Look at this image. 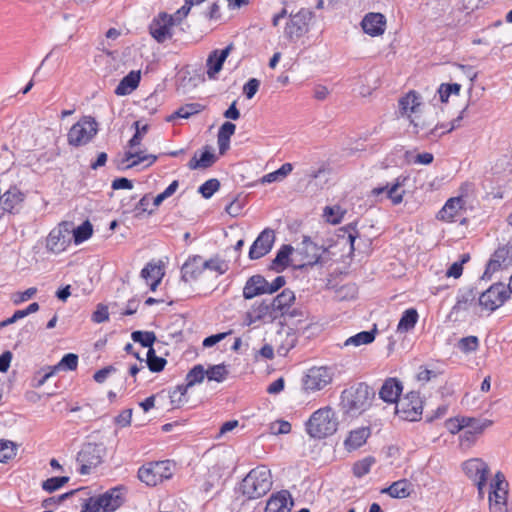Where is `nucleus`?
Listing matches in <instances>:
<instances>
[{
    "mask_svg": "<svg viewBox=\"0 0 512 512\" xmlns=\"http://www.w3.org/2000/svg\"><path fill=\"white\" fill-rule=\"evenodd\" d=\"M374 396L373 388L363 382L357 383L341 392L340 405L345 414L356 416L368 409Z\"/></svg>",
    "mask_w": 512,
    "mask_h": 512,
    "instance_id": "obj_1",
    "label": "nucleus"
},
{
    "mask_svg": "<svg viewBox=\"0 0 512 512\" xmlns=\"http://www.w3.org/2000/svg\"><path fill=\"white\" fill-rule=\"evenodd\" d=\"M339 421L333 408L326 406L312 413L306 422V432L311 438L323 439L333 435L338 429Z\"/></svg>",
    "mask_w": 512,
    "mask_h": 512,
    "instance_id": "obj_2",
    "label": "nucleus"
},
{
    "mask_svg": "<svg viewBox=\"0 0 512 512\" xmlns=\"http://www.w3.org/2000/svg\"><path fill=\"white\" fill-rule=\"evenodd\" d=\"M272 487L271 472L265 465L252 469L242 480L241 490L249 499L264 496Z\"/></svg>",
    "mask_w": 512,
    "mask_h": 512,
    "instance_id": "obj_3",
    "label": "nucleus"
},
{
    "mask_svg": "<svg viewBox=\"0 0 512 512\" xmlns=\"http://www.w3.org/2000/svg\"><path fill=\"white\" fill-rule=\"evenodd\" d=\"M123 487L117 486L103 494L89 497L82 506V512H114L124 503Z\"/></svg>",
    "mask_w": 512,
    "mask_h": 512,
    "instance_id": "obj_4",
    "label": "nucleus"
},
{
    "mask_svg": "<svg viewBox=\"0 0 512 512\" xmlns=\"http://www.w3.org/2000/svg\"><path fill=\"white\" fill-rule=\"evenodd\" d=\"M98 123L91 116H84L72 125L68 134V144L80 147L89 143L97 134Z\"/></svg>",
    "mask_w": 512,
    "mask_h": 512,
    "instance_id": "obj_5",
    "label": "nucleus"
},
{
    "mask_svg": "<svg viewBox=\"0 0 512 512\" xmlns=\"http://www.w3.org/2000/svg\"><path fill=\"white\" fill-rule=\"evenodd\" d=\"M173 462L169 460L149 463L138 470V478L148 486H156L173 476Z\"/></svg>",
    "mask_w": 512,
    "mask_h": 512,
    "instance_id": "obj_6",
    "label": "nucleus"
},
{
    "mask_svg": "<svg viewBox=\"0 0 512 512\" xmlns=\"http://www.w3.org/2000/svg\"><path fill=\"white\" fill-rule=\"evenodd\" d=\"M106 449L103 444L86 443L77 454V462L80 464L79 473L87 475L93 468L103 462Z\"/></svg>",
    "mask_w": 512,
    "mask_h": 512,
    "instance_id": "obj_7",
    "label": "nucleus"
},
{
    "mask_svg": "<svg viewBox=\"0 0 512 512\" xmlns=\"http://www.w3.org/2000/svg\"><path fill=\"white\" fill-rule=\"evenodd\" d=\"M508 482L501 472H497L494 480L490 483L488 496L490 512H508L507 503Z\"/></svg>",
    "mask_w": 512,
    "mask_h": 512,
    "instance_id": "obj_8",
    "label": "nucleus"
},
{
    "mask_svg": "<svg viewBox=\"0 0 512 512\" xmlns=\"http://www.w3.org/2000/svg\"><path fill=\"white\" fill-rule=\"evenodd\" d=\"M396 414L407 421H418L423 412V401L419 392L411 391L396 402Z\"/></svg>",
    "mask_w": 512,
    "mask_h": 512,
    "instance_id": "obj_9",
    "label": "nucleus"
},
{
    "mask_svg": "<svg viewBox=\"0 0 512 512\" xmlns=\"http://www.w3.org/2000/svg\"><path fill=\"white\" fill-rule=\"evenodd\" d=\"M326 251L323 245L314 242L309 236H303L301 245L295 251V260L299 262V268L314 266Z\"/></svg>",
    "mask_w": 512,
    "mask_h": 512,
    "instance_id": "obj_10",
    "label": "nucleus"
},
{
    "mask_svg": "<svg viewBox=\"0 0 512 512\" xmlns=\"http://www.w3.org/2000/svg\"><path fill=\"white\" fill-rule=\"evenodd\" d=\"M510 295L505 284L494 283L479 295L478 304L483 309L493 312L501 307L510 298Z\"/></svg>",
    "mask_w": 512,
    "mask_h": 512,
    "instance_id": "obj_11",
    "label": "nucleus"
},
{
    "mask_svg": "<svg viewBox=\"0 0 512 512\" xmlns=\"http://www.w3.org/2000/svg\"><path fill=\"white\" fill-rule=\"evenodd\" d=\"M312 18V12L308 9H300L291 14L284 30L285 36L293 41L302 37L308 31V23Z\"/></svg>",
    "mask_w": 512,
    "mask_h": 512,
    "instance_id": "obj_12",
    "label": "nucleus"
},
{
    "mask_svg": "<svg viewBox=\"0 0 512 512\" xmlns=\"http://www.w3.org/2000/svg\"><path fill=\"white\" fill-rule=\"evenodd\" d=\"M174 25V17L172 15L160 13L150 23L149 33L158 43H164L172 38L171 29Z\"/></svg>",
    "mask_w": 512,
    "mask_h": 512,
    "instance_id": "obj_13",
    "label": "nucleus"
},
{
    "mask_svg": "<svg viewBox=\"0 0 512 512\" xmlns=\"http://www.w3.org/2000/svg\"><path fill=\"white\" fill-rule=\"evenodd\" d=\"M275 241V234L272 229H264L253 242L249 249V258L251 260L260 259L268 254Z\"/></svg>",
    "mask_w": 512,
    "mask_h": 512,
    "instance_id": "obj_14",
    "label": "nucleus"
},
{
    "mask_svg": "<svg viewBox=\"0 0 512 512\" xmlns=\"http://www.w3.org/2000/svg\"><path fill=\"white\" fill-rule=\"evenodd\" d=\"M332 381V372L327 367H313L308 371L305 386L310 390H321Z\"/></svg>",
    "mask_w": 512,
    "mask_h": 512,
    "instance_id": "obj_15",
    "label": "nucleus"
},
{
    "mask_svg": "<svg viewBox=\"0 0 512 512\" xmlns=\"http://www.w3.org/2000/svg\"><path fill=\"white\" fill-rule=\"evenodd\" d=\"M204 272L203 259L200 255L188 257L181 267V281L189 283L196 281Z\"/></svg>",
    "mask_w": 512,
    "mask_h": 512,
    "instance_id": "obj_16",
    "label": "nucleus"
},
{
    "mask_svg": "<svg viewBox=\"0 0 512 512\" xmlns=\"http://www.w3.org/2000/svg\"><path fill=\"white\" fill-rule=\"evenodd\" d=\"M407 181V177L399 176L395 179V182L391 185L387 184L382 187H376L372 190V194L378 196L382 193H386V197L391 200L394 205H398L403 201V197L405 195L404 190H400L405 182Z\"/></svg>",
    "mask_w": 512,
    "mask_h": 512,
    "instance_id": "obj_17",
    "label": "nucleus"
},
{
    "mask_svg": "<svg viewBox=\"0 0 512 512\" xmlns=\"http://www.w3.org/2000/svg\"><path fill=\"white\" fill-rule=\"evenodd\" d=\"M295 300L294 292L290 289H284L279 295L273 298L270 301V305L274 308L278 317H282L285 315H289V317H294L297 313L294 309L290 312V308L292 303Z\"/></svg>",
    "mask_w": 512,
    "mask_h": 512,
    "instance_id": "obj_18",
    "label": "nucleus"
},
{
    "mask_svg": "<svg viewBox=\"0 0 512 512\" xmlns=\"http://www.w3.org/2000/svg\"><path fill=\"white\" fill-rule=\"evenodd\" d=\"M68 234L69 231L66 228V224L52 229L46 240V248L53 253L65 250L69 243Z\"/></svg>",
    "mask_w": 512,
    "mask_h": 512,
    "instance_id": "obj_19",
    "label": "nucleus"
},
{
    "mask_svg": "<svg viewBox=\"0 0 512 512\" xmlns=\"http://www.w3.org/2000/svg\"><path fill=\"white\" fill-rule=\"evenodd\" d=\"M462 469L466 476L473 482H478L481 478L487 480L490 469L486 462L480 458H471L462 464Z\"/></svg>",
    "mask_w": 512,
    "mask_h": 512,
    "instance_id": "obj_20",
    "label": "nucleus"
},
{
    "mask_svg": "<svg viewBox=\"0 0 512 512\" xmlns=\"http://www.w3.org/2000/svg\"><path fill=\"white\" fill-rule=\"evenodd\" d=\"M294 506L291 494L287 490H282L272 495L267 501L265 512H290Z\"/></svg>",
    "mask_w": 512,
    "mask_h": 512,
    "instance_id": "obj_21",
    "label": "nucleus"
},
{
    "mask_svg": "<svg viewBox=\"0 0 512 512\" xmlns=\"http://www.w3.org/2000/svg\"><path fill=\"white\" fill-rule=\"evenodd\" d=\"M233 49V44H229L222 50H214L210 53L207 59V75L210 79L215 78L216 74H218L225 62L226 58L229 56L230 52Z\"/></svg>",
    "mask_w": 512,
    "mask_h": 512,
    "instance_id": "obj_22",
    "label": "nucleus"
},
{
    "mask_svg": "<svg viewBox=\"0 0 512 512\" xmlns=\"http://www.w3.org/2000/svg\"><path fill=\"white\" fill-rule=\"evenodd\" d=\"M386 19L381 13H368L361 22L365 33L370 36L382 35L385 31Z\"/></svg>",
    "mask_w": 512,
    "mask_h": 512,
    "instance_id": "obj_23",
    "label": "nucleus"
},
{
    "mask_svg": "<svg viewBox=\"0 0 512 512\" xmlns=\"http://www.w3.org/2000/svg\"><path fill=\"white\" fill-rule=\"evenodd\" d=\"M403 386L397 378H388L384 381L379 397L387 403H396L400 399Z\"/></svg>",
    "mask_w": 512,
    "mask_h": 512,
    "instance_id": "obj_24",
    "label": "nucleus"
},
{
    "mask_svg": "<svg viewBox=\"0 0 512 512\" xmlns=\"http://www.w3.org/2000/svg\"><path fill=\"white\" fill-rule=\"evenodd\" d=\"M463 205L464 201L461 197L450 198L438 212L437 218L446 222L457 221V217L463 210Z\"/></svg>",
    "mask_w": 512,
    "mask_h": 512,
    "instance_id": "obj_25",
    "label": "nucleus"
},
{
    "mask_svg": "<svg viewBox=\"0 0 512 512\" xmlns=\"http://www.w3.org/2000/svg\"><path fill=\"white\" fill-rule=\"evenodd\" d=\"M456 422V431L467 428L470 435L481 434L486 428L493 424L489 419H477L473 417L456 418Z\"/></svg>",
    "mask_w": 512,
    "mask_h": 512,
    "instance_id": "obj_26",
    "label": "nucleus"
},
{
    "mask_svg": "<svg viewBox=\"0 0 512 512\" xmlns=\"http://www.w3.org/2000/svg\"><path fill=\"white\" fill-rule=\"evenodd\" d=\"M267 280L262 275H253L247 281L243 288V297L252 299L256 296L267 293Z\"/></svg>",
    "mask_w": 512,
    "mask_h": 512,
    "instance_id": "obj_27",
    "label": "nucleus"
},
{
    "mask_svg": "<svg viewBox=\"0 0 512 512\" xmlns=\"http://www.w3.org/2000/svg\"><path fill=\"white\" fill-rule=\"evenodd\" d=\"M216 161L217 157L213 153L212 147L206 145L200 157L198 158L197 153H195L191 160L188 162L187 166L191 170L207 169L211 167Z\"/></svg>",
    "mask_w": 512,
    "mask_h": 512,
    "instance_id": "obj_28",
    "label": "nucleus"
},
{
    "mask_svg": "<svg viewBox=\"0 0 512 512\" xmlns=\"http://www.w3.org/2000/svg\"><path fill=\"white\" fill-rule=\"evenodd\" d=\"M510 249L507 246L499 247L489 260L482 278H490L491 273L497 271L502 265H507Z\"/></svg>",
    "mask_w": 512,
    "mask_h": 512,
    "instance_id": "obj_29",
    "label": "nucleus"
},
{
    "mask_svg": "<svg viewBox=\"0 0 512 512\" xmlns=\"http://www.w3.org/2000/svg\"><path fill=\"white\" fill-rule=\"evenodd\" d=\"M476 288L468 287L461 289L457 295L456 304L453 306L451 313H459L460 311H466L468 308L475 303L478 295Z\"/></svg>",
    "mask_w": 512,
    "mask_h": 512,
    "instance_id": "obj_30",
    "label": "nucleus"
},
{
    "mask_svg": "<svg viewBox=\"0 0 512 512\" xmlns=\"http://www.w3.org/2000/svg\"><path fill=\"white\" fill-rule=\"evenodd\" d=\"M140 79L141 75L139 71H130L126 76L122 78L116 87L115 94L118 96L130 94L138 87Z\"/></svg>",
    "mask_w": 512,
    "mask_h": 512,
    "instance_id": "obj_31",
    "label": "nucleus"
},
{
    "mask_svg": "<svg viewBox=\"0 0 512 512\" xmlns=\"http://www.w3.org/2000/svg\"><path fill=\"white\" fill-rule=\"evenodd\" d=\"M369 436L370 429L368 427L357 428L349 433L344 445L348 451L356 450L366 443Z\"/></svg>",
    "mask_w": 512,
    "mask_h": 512,
    "instance_id": "obj_32",
    "label": "nucleus"
},
{
    "mask_svg": "<svg viewBox=\"0 0 512 512\" xmlns=\"http://www.w3.org/2000/svg\"><path fill=\"white\" fill-rule=\"evenodd\" d=\"M249 315L253 317V321H260L266 319L273 321L279 318L274 308L270 305L269 300H263L259 304H254Z\"/></svg>",
    "mask_w": 512,
    "mask_h": 512,
    "instance_id": "obj_33",
    "label": "nucleus"
},
{
    "mask_svg": "<svg viewBox=\"0 0 512 512\" xmlns=\"http://www.w3.org/2000/svg\"><path fill=\"white\" fill-rule=\"evenodd\" d=\"M24 198L25 195L17 187H11L2 195V209L11 213Z\"/></svg>",
    "mask_w": 512,
    "mask_h": 512,
    "instance_id": "obj_34",
    "label": "nucleus"
},
{
    "mask_svg": "<svg viewBox=\"0 0 512 512\" xmlns=\"http://www.w3.org/2000/svg\"><path fill=\"white\" fill-rule=\"evenodd\" d=\"M411 491L412 484L407 479H401L384 488L382 493H386L392 498H407L410 496Z\"/></svg>",
    "mask_w": 512,
    "mask_h": 512,
    "instance_id": "obj_35",
    "label": "nucleus"
},
{
    "mask_svg": "<svg viewBox=\"0 0 512 512\" xmlns=\"http://www.w3.org/2000/svg\"><path fill=\"white\" fill-rule=\"evenodd\" d=\"M420 97L415 91H409L405 96L399 99V110L402 115H411L416 113L420 106Z\"/></svg>",
    "mask_w": 512,
    "mask_h": 512,
    "instance_id": "obj_36",
    "label": "nucleus"
},
{
    "mask_svg": "<svg viewBox=\"0 0 512 512\" xmlns=\"http://www.w3.org/2000/svg\"><path fill=\"white\" fill-rule=\"evenodd\" d=\"M162 276L163 272L161 271V267L153 263H148L141 271V277L145 279L147 283L151 281L150 289L152 291L156 290Z\"/></svg>",
    "mask_w": 512,
    "mask_h": 512,
    "instance_id": "obj_37",
    "label": "nucleus"
},
{
    "mask_svg": "<svg viewBox=\"0 0 512 512\" xmlns=\"http://www.w3.org/2000/svg\"><path fill=\"white\" fill-rule=\"evenodd\" d=\"M130 160H132V161L130 163L126 164L123 167L124 169H129V168L135 167L144 161H149L148 166L152 165L153 163L156 162L157 156L152 155V154L142 155L141 151H136V152L127 151V152H125L124 158L122 159L121 163L124 164L126 162H129Z\"/></svg>",
    "mask_w": 512,
    "mask_h": 512,
    "instance_id": "obj_38",
    "label": "nucleus"
},
{
    "mask_svg": "<svg viewBox=\"0 0 512 512\" xmlns=\"http://www.w3.org/2000/svg\"><path fill=\"white\" fill-rule=\"evenodd\" d=\"M419 315L416 309L409 308L405 310L402 313V316L399 320V323L397 325V331L400 333L408 332L412 330L417 321H418Z\"/></svg>",
    "mask_w": 512,
    "mask_h": 512,
    "instance_id": "obj_39",
    "label": "nucleus"
},
{
    "mask_svg": "<svg viewBox=\"0 0 512 512\" xmlns=\"http://www.w3.org/2000/svg\"><path fill=\"white\" fill-rule=\"evenodd\" d=\"M375 332H376V330L359 332L356 335L351 336L348 339H346L343 346L347 347V346L353 345L355 347H358L360 345L370 344L375 339Z\"/></svg>",
    "mask_w": 512,
    "mask_h": 512,
    "instance_id": "obj_40",
    "label": "nucleus"
},
{
    "mask_svg": "<svg viewBox=\"0 0 512 512\" xmlns=\"http://www.w3.org/2000/svg\"><path fill=\"white\" fill-rule=\"evenodd\" d=\"M293 247L291 245H283L277 252L276 257L272 261L271 269L278 270V266L282 268H286L289 266V257L293 252Z\"/></svg>",
    "mask_w": 512,
    "mask_h": 512,
    "instance_id": "obj_41",
    "label": "nucleus"
},
{
    "mask_svg": "<svg viewBox=\"0 0 512 512\" xmlns=\"http://www.w3.org/2000/svg\"><path fill=\"white\" fill-rule=\"evenodd\" d=\"M465 110H466V108L461 112V114L457 118H455L451 121L449 128L446 129L447 125H444V124L436 125L433 129H430L426 133V137H429L431 139L436 138V137H441L442 135L449 133V132L453 131L455 128L459 127L460 122L463 118L462 114L464 113Z\"/></svg>",
    "mask_w": 512,
    "mask_h": 512,
    "instance_id": "obj_42",
    "label": "nucleus"
},
{
    "mask_svg": "<svg viewBox=\"0 0 512 512\" xmlns=\"http://www.w3.org/2000/svg\"><path fill=\"white\" fill-rule=\"evenodd\" d=\"M356 226V222L349 223L346 226L341 227L338 233L339 238L346 239V241L350 244L351 252L355 250V241L359 236Z\"/></svg>",
    "mask_w": 512,
    "mask_h": 512,
    "instance_id": "obj_43",
    "label": "nucleus"
},
{
    "mask_svg": "<svg viewBox=\"0 0 512 512\" xmlns=\"http://www.w3.org/2000/svg\"><path fill=\"white\" fill-rule=\"evenodd\" d=\"M201 105L198 103H190L178 108L173 114L167 117V121L171 122L175 118L188 119L190 116L200 112Z\"/></svg>",
    "mask_w": 512,
    "mask_h": 512,
    "instance_id": "obj_44",
    "label": "nucleus"
},
{
    "mask_svg": "<svg viewBox=\"0 0 512 512\" xmlns=\"http://www.w3.org/2000/svg\"><path fill=\"white\" fill-rule=\"evenodd\" d=\"M146 363L151 372L159 373L165 368L167 361L165 358L157 356L155 349L150 347L147 351Z\"/></svg>",
    "mask_w": 512,
    "mask_h": 512,
    "instance_id": "obj_45",
    "label": "nucleus"
},
{
    "mask_svg": "<svg viewBox=\"0 0 512 512\" xmlns=\"http://www.w3.org/2000/svg\"><path fill=\"white\" fill-rule=\"evenodd\" d=\"M131 338L134 342L139 343L142 347L150 349L153 347L156 341V335L152 331H134L131 334Z\"/></svg>",
    "mask_w": 512,
    "mask_h": 512,
    "instance_id": "obj_46",
    "label": "nucleus"
},
{
    "mask_svg": "<svg viewBox=\"0 0 512 512\" xmlns=\"http://www.w3.org/2000/svg\"><path fill=\"white\" fill-rule=\"evenodd\" d=\"M17 454V446L10 440H0V462L7 463Z\"/></svg>",
    "mask_w": 512,
    "mask_h": 512,
    "instance_id": "obj_47",
    "label": "nucleus"
},
{
    "mask_svg": "<svg viewBox=\"0 0 512 512\" xmlns=\"http://www.w3.org/2000/svg\"><path fill=\"white\" fill-rule=\"evenodd\" d=\"M203 266H204V271L206 269L212 270V271L217 272L218 275L225 274L229 269L228 262L219 258L218 256L203 261Z\"/></svg>",
    "mask_w": 512,
    "mask_h": 512,
    "instance_id": "obj_48",
    "label": "nucleus"
},
{
    "mask_svg": "<svg viewBox=\"0 0 512 512\" xmlns=\"http://www.w3.org/2000/svg\"><path fill=\"white\" fill-rule=\"evenodd\" d=\"M191 386H187L186 384H181L175 387L173 391L170 392V401L173 407L179 408L184 403L187 402L185 398L188 388Z\"/></svg>",
    "mask_w": 512,
    "mask_h": 512,
    "instance_id": "obj_49",
    "label": "nucleus"
},
{
    "mask_svg": "<svg viewBox=\"0 0 512 512\" xmlns=\"http://www.w3.org/2000/svg\"><path fill=\"white\" fill-rule=\"evenodd\" d=\"M93 227L89 221L83 222L73 231L74 242L80 244L92 236Z\"/></svg>",
    "mask_w": 512,
    "mask_h": 512,
    "instance_id": "obj_50",
    "label": "nucleus"
},
{
    "mask_svg": "<svg viewBox=\"0 0 512 512\" xmlns=\"http://www.w3.org/2000/svg\"><path fill=\"white\" fill-rule=\"evenodd\" d=\"M205 375L207 376L208 380L220 383L226 379L228 371L224 364H218L210 366L207 370H205Z\"/></svg>",
    "mask_w": 512,
    "mask_h": 512,
    "instance_id": "obj_51",
    "label": "nucleus"
},
{
    "mask_svg": "<svg viewBox=\"0 0 512 512\" xmlns=\"http://www.w3.org/2000/svg\"><path fill=\"white\" fill-rule=\"evenodd\" d=\"M461 89V85L458 83H442L437 93L439 94V99L442 103H445L448 101L450 95L455 94L458 95Z\"/></svg>",
    "mask_w": 512,
    "mask_h": 512,
    "instance_id": "obj_52",
    "label": "nucleus"
},
{
    "mask_svg": "<svg viewBox=\"0 0 512 512\" xmlns=\"http://www.w3.org/2000/svg\"><path fill=\"white\" fill-rule=\"evenodd\" d=\"M205 369L201 364L195 365L186 375L187 386H194L203 382L205 378Z\"/></svg>",
    "mask_w": 512,
    "mask_h": 512,
    "instance_id": "obj_53",
    "label": "nucleus"
},
{
    "mask_svg": "<svg viewBox=\"0 0 512 512\" xmlns=\"http://www.w3.org/2000/svg\"><path fill=\"white\" fill-rule=\"evenodd\" d=\"M78 366V355L74 353H67L65 354L60 362L55 365L53 368L55 371L57 370H69L73 371Z\"/></svg>",
    "mask_w": 512,
    "mask_h": 512,
    "instance_id": "obj_54",
    "label": "nucleus"
},
{
    "mask_svg": "<svg viewBox=\"0 0 512 512\" xmlns=\"http://www.w3.org/2000/svg\"><path fill=\"white\" fill-rule=\"evenodd\" d=\"M374 463L375 459L370 456L357 461L353 465V474L358 478L363 477L370 472V469Z\"/></svg>",
    "mask_w": 512,
    "mask_h": 512,
    "instance_id": "obj_55",
    "label": "nucleus"
},
{
    "mask_svg": "<svg viewBox=\"0 0 512 512\" xmlns=\"http://www.w3.org/2000/svg\"><path fill=\"white\" fill-rule=\"evenodd\" d=\"M68 481V476L51 477L43 481L41 486L42 489L45 490L46 492L53 493L56 490L60 489L62 486H64L66 483H68Z\"/></svg>",
    "mask_w": 512,
    "mask_h": 512,
    "instance_id": "obj_56",
    "label": "nucleus"
},
{
    "mask_svg": "<svg viewBox=\"0 0 512 512\" xmlns=\"http://www.w3.org/2000/svg\"><path fill=\"white\" fill-rule=\"evenodd\" d=\"M133 126L135 127L136 131L128 142V146L130 149H133L141 144L143 136L147 133L149 129V126L147 124L141 125L140 121H135L133 123Z\"/></svg>",
    "mask_w": 512,
    "mask_h": 512,
    "instance_id": "obj_57",
    "label": "nucleus"
},
{
    "mask_svg": "<svg viewBox=\"0 0 512 512\" xmlns=\"http://www.w3.org/2000/svg\"><path fill=\"white\" fill-rule=\"evenodd\" d=\"M457 347L463 353L475 352L479 348V339L476 336L463 337L458 341Z\"/></svg>",
    "mask_w": 512,
    "mask_h": 512,
    "instance_id": "obj_58",
    "label": "nucleus"
},
{
    "mask_svg": "<svg viewBox=\"0 0 512 512\" xmlns=\"http://www.w3.org/2000/svg\"><path fill=\"white\" fill-rule=\"evenodd\" d=\"M220 188V182L216 178H211L204 182L198 189V192L203 198L209 199L216 193Z\"/></svg>",
    "mask_w": 512,
    "mask_h": 512,
    "instance_id": "obj_59",
    "label": "nucleus"
},
{
    "mask_svg": "<svg viewBox=\"0 0 512 512\" xmlns=\"http://www.w3.org/2000/svg\"><path fill=\"white\" fill-rule=\"evenodd\" d=\"M339 206H327L324 209V215L327 217V220L332 224H338L341 222L343 217V212L340 211Z\"/></svg>",
    "mask_w": 512,
    "mask_h": 512,
    "instance_id": "obj_60",
    "label": "nucleus"
},
{
    "mask_svg": "<svg viewBox=\"0 0 512 512\" xmlns=\"http://www.w3.org/2000/svg\"><path fill=\"white\" fill-rule=\"evenodd\" d=\"M55 369L53 367H48L47 369H41L37 372L34 381V387H41L44 383L55 374Z\"/></svg>",
    "mask_w": 512,
    "mask_h": 512,
    "instance_id": "obj_61",
    "label": "nucleus"
},
{
    "mask_svg": "<svg viewBox=\"0 0 512 512\" xmlns=\"http://www.w3.org/2000/svg\"><path fill=\"white\" fill-rule=\"evenodd\" d=\"M260 86V81L256 78L249 79L244 87H243V93L246 96L247 99H252L255 94L257 93Z\"/></svg>",
    "mask_w": 512,
    "mask_h": 512,
    "instance_id": "obj_62",
    "label": "nucleus"
},
{
    "mask_svg": "<svg viewBox=\"0 0 512 512\" xmlns=\"http://www.w3.org/2000/svg\"><path fill=\"white\" fill-rule=\"evenodd\" d=\"M78 490H71L69 492H66L60 496H53V497H49L45 500H43L42 502V506L44 508H47V507H50L52 505H55V504H60L62 503L63 501H65L66 499L70 498L71 496H73Z\"/></svg>",
    "mask_w": 512,
    "mask_h": 512,
    "instance_id": "obj_63",
    "label": "nucleus"
},
{
    "mask_svg": "<svg viewBox=\"0 0 512 512\" xmlns=\"http://www.w3.org/2000/svg\"><path fill=\"white\" fill-rule=\"evenodd\" d=\"M109 319L108 307L98 304L96 310L92 314V321L95 323H103Z\"/></svg>",
    "mask_w": 512,
    "mask_h": 512,
    "instance_id": "obj_64",
    "label": "nucleus"
}]
</instances>
